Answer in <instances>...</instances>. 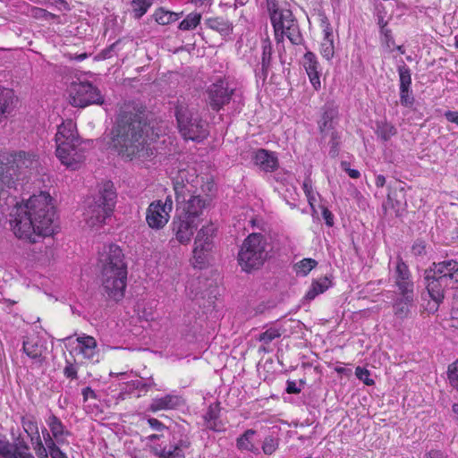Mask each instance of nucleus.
I'll return each mask as SVG.
<instances>
[{
    "label": "nucleus",
    "mask_w": 458,
    "mask_h": 458,
    "mask_svg": "<svg viewBox=\"0 0 458 458\" xmlns=\"http://www.w3.org/2000/svg\"><path fill=\"white\" fill-rule=\"evenodd\" d=\"M10 157L0 156V214L9 213V223L14 235L29 242H37L40 237L55 233V210L48 193L33 195L25 203H18L9 194L14 184V172L33 169L38 165V158L33 152L19 151Z\"/></svg>",
    "instance_id": "f257e3e1"
},
{
    "label": "nucleus",
    "mask_w": 458,
    "mask_h": 458,
    "mask_svg": "<svg viewBox=\"0 0 458 458\" xmlns=\"http://www.w3.org/2000/svg\"><path fill=\"white\" fill-rule=\"evenodd\" d=\"M111 147L123 159L145 161L154 154L147 140V123L143 114L124 106L112 130Z\"/></svg>",
    "instance_id": "f03ea898"
},
{
    "label": "nucleus",
    "mask_w": 458,
    "mask_h": 458,
    "mask_svg": "<svg viewBox=\"0 0 458 458\" xmlns=\"http://www.w3.org/2000/svg\"><path fill=\"white\" fill-rule=\"evenodd\" d=\"M98 261L105 293L115 301L122 300L127 281V266L123 250L115 244L105 245L99 252Z\"/></svg>",
    "instance_id": "7ed1b4c3"
},
{
    "label": "nucleus",
    "mask_w": 458,
    "mask_h": 458,
    "mask_svg": "<svg viewBox=\"0 0 458 458\" xmlns=\"http://www.w3.org/2000/svg\"><path fill=\"white\" fill-rule=\"evenodd\" d=\"M150 453L157 458H186L191 445L187 428L175 425L165 434H152L146 437Z\"/></svg>",
    "instance_id": "20e7f679"
},
{
    "label": "nucleus",
    "mask_w": 458,
    "mask_h": 458,
    "mask_svg": "<svg viewBox=\"0 0 458 458\" xmlns=\"http://www.w3.org/2000/svg\"><path fill=\"white\" fill-rule=\"evenodd\" d=\"M424 281L430 298L439 305L447 289L458 288V261L445 259L433 262L425 270Z\"/></svg>",
    "instance_id": "39448f33"
},
{
    "label": "nucleus",
    "mask_w": 458,
    "mask_h": 458,
    "mask_svg": "<svg viewBox=\"0 0 458 458\" xmlns=\"http://www.w3.org/2000/svg\"><path fill=\"white\" fill-rule=\"evenodd\" d=\"M116 192L111 182H106L98 194L87 199L83 213L85 223L91 228L101 226L111 216L115 205Z\"/></svg>",
    "instance_id": "423d86ee"
},
{
    "label": "nucleus",
    "mask_w": 458,
    "mask_h": 458,
    "mask_svg": "<svg viewBox=\"0 0 458 458\" xmlns=\"http://www.w3.org/2000/svg\"><path fill=\"white\" fill-rule=\"evenodd\" d=\"M175 118L179 132L183 139L201 141L208 137L207 123L184 99H178L176 102Z\"/></svg>",
    "instance_id": "0eeeda50"
},
{
    "label": "nucleus",
    "mask_w": 458,
    "mask_h": 458,
    "mask_svg": "<svg viewBox=\"0 0 458 458\" xmlns=\"http://www.w3.org/2000/svg\"><path fill=\"white\" fill-rule=\"evenodd\" d=\"M266 238L260 233L250 234L242 242L238 253V263L245 272L258 269L268 256Z\"/></svg>",
    "instance_id": "6e6552de"
},
{
    "label": "nucleus",
    "mask_w": 458,
    "mask_h": 458,
    "mask_svg": "<svg viewBox=\"0 0 458 458\" xmlns=\"http://www.w3.org/2000/svg\"><path fill=\"white\" fill-rule=\"evenodd\" d=\"M191 187V185L184 184L182 181L180 182L178 179L174 181V190L177 206L176 210L178 214L199 222V216L202 215L208 202L207 199H202L199 195H194Z\"/></svg>",
    "instance_id": "1a4fd4ad"
},
{
    "label": "nucleus",
    "mask_w": 458,
    "mask_h": 458,
    "mask_svg": "<svg viewBox=\"0 0 458 458\" xmlns=\"http://www.w3.org/2000/svg\"><path fill=\"white\" fill-rule=\"evenodd\" d=\"M271 23L275 31V39L277 44L284 41V36L293 45H300L302 42L298 22L289 9H283L281 13L271 17Z\"/></svg>",
    "instance_id": "9d476101"
},
{
    "label": "nucleus",
    "mask_w": 458,
    "mask_h": 458,
    "mask_svg": "<svg viewBox=\"0 0 458 458\" xmlns=\"http://www.w3.org/2000/svg\"><path fill=\"white\" fill-rule=\"evenodd\" d=\"M69 96L71 105L77 107L104 103V98L99 89L88 81L72 82L70 86Z\"/></svg>",
    "instance_id": "9b49d317"
},
{
    "label": "nucleus",
    "mask_w": 458,
    "mask_h": 458,
    "mask_svg": "<svg viewBox=\"0 0 458 458\" xmlns=\"http://www.w3.org/2000/svg\"><path fill=\"white\" fill-rule=\"evenodd\" d=\"M55 140L56 145L55 155L66 159L67 156L65 154L70 145L75 146L76 143L81 142L75 123L72 120L63 122L57 127Z\"/></svg>",
    "instance_id": "f8f14e48"
},
{
    "label": "nucleus",
    "mask_w": 458,
    "mask_h": 458,
    "mask_svg": "<svg viewBox=\"0 0 458 458\" xmlns=\"http://www.w3.org/2000/svg\"><path fill=\"white\" fill-rule=\"evenodd\" d=\"M393 278L400 294H406L407 300L414 295V284L408 266L398 257Z\"/></svg>",
    "instance_id": "ddd939ff"
},
{
    "label": "nucleus",
    "mask_w": 458,
    "mask_h": 458,
    "mask_svg": "<svg viewBox=\"0 0 458 458\" xmlns=\"http://www.w3.org/2000/svg\"><path fill=\"white\" fill-rule=\"evenodd\" d=\"M216 228L213 225H208L203 226L197 233L194 242V259L199 264H201L205 260V252L209 251L213 247V235Z\"/></svg>",
    "instance_id": "4468645a"
},
{
    "label": "nucleus",
    "mask_w": 458,
    "mask_h": 458,
    "mask_svg": "<svg viewBox=\"0 0 458 458\" xmlns=\"http://www.w3.org/2000/svg\"><path fill=\"white\" fill-rule=\"evenodd\" d=\"M199 223V222L195 219L177 213L173 221V231L175 233L177 241L182 244L188 243Z\"/></svg>",
    "instance_id": "2eb2a0df"
},
{
    "label": "nucleus",
    "mask_w": 458,
    "mask_h": 458,
    "mask_svg": "<svg viewBox=\"0 0 458 458\" xmlns=\"http://www.w3.org/2000/svg\"><path fill=\"white\" fill-rule=\"evenodd\" d=\"M170 213L161 206V199L154 200L147 208L146 221L152 229H162L169 221Z\"/></svg>",
    "instance_id": "dca6fc26"
},
{
    "label": "nucleus",
    "mask_w": 458,
    "mask_h": 458,
    "mask_svg": "<svg viewBox=\"0 0 458 458\" xmlns=\"http://www.w3.org/2000/svg\"><path fill=\"white\" fill-rule=\"evenodd\" d=\"M233 93V89H230L227 83L224 81L212 84L208 89V98L212 109L218 111L228 104Z\"/></svg>",
    "instance_id": "f3484780"
},
{
    "label": "nucleus",
    "mask_w": 458,
    "mask_h": 458,
    "mask_svg": "<svg viewBox=\"0 0 458 458\" xmlns=\"http://www.w3.org/2000/svg\"><path fill=\"white\" fill-rule=\"evenodd\" d=\"M184 404L183 398L174 394H167L163 396H157L151 400L148 410L151 412L160 411L176 410Z\"/></svg>",
    "instance_id": "a211bd4d"
},
{
    "label": "nucleus",
    "mask_w": 458,
    "mask_h": 458,
    "mask_svg": "<svg viewBox=\"0 0 458 458\" xmlns=\"http://www.w3.org/2000/svg\"><path fill=\"white\" fill-rule=\"evenodd\" d=\"M339 116L338 106L333 102H327L322 107V114L318 122V129L322 134L333 130L337 123Z\"/></svg>",
    "instance_id": "6ab92c4d"
},
{
    "label": "nucleus",
    "mask_w": 458,
    "mask_h": 458,
    "mask_svg": "<svg viewBox=\"0 0 458 458\" xmlns=\"http://www.w3.org/2000/svg\"><path fill=\"white\" fill-rule=\"evenodd\" d=\"M65 156L67 158L64 159L60 156H56L61 163L71 170H77L81 167V164L85 160V150L81 145V142L76 143L75 146L70 145Z\"/></svg>",
    "instance_id": "aec40b11"
},
{
    "label": "nucleus",
    "mask_w": 458,
    "mask_h": 458,
    "mask_svg": "<svg viewBox=\"0 0 458 458\" xmlns=\"http://www.w3.org/2000/svg\"><path fill=\"white\" fill-rule=\"evenodd\" d=\"M253 159L255 165L266 173L274 172L279 165L276 153L264 148L258 149Z\"/></svg>",
    "instance_id": "412c9836"
},
{
    "label": "nucleus",
    "mask_w": 458,
    "mask_h": 458,
    "mask_svg": "<svg viewBox=\"0 0 458 458\" xmlns=\"http://www.w3.org/2000/svg\"><path fill=\"white\" fill-rule=\"evenodd\" d=\"M272 51L271 42L268 39L264 40L262 43L261 62L255 69L256 77L263 81H266L271 65Z\"/></svg>",
    "instance_id": "4be33fe9"
},
{
    "label": "nucleus",
    "mask_w": 458,
    "mask_h": 458,
    "mask_svg": "<svg viewBox=\"0 0 458 458\" xmlns=\"http://www.w3.org/2000/svg\"><path fill=\"white\" fill-rule=\"evenodd\" d=\"M303 66L315 89L320 88L319 72L318 71V62L312 52H307L303 56Z\"/></svg>",
    "instance_id": "5701e85b"
},
{
    "label": "nucleus",
    "mask_w": 458,
    "mask_h": 458,
    "mask_svg": "<svg viewBox=\"0 0 458 458\" xmlns=\"http://www.w3.org/2000/svg\"><path fill=\"white\" fill-rule=\"evenodd\" d=\"M205 25L218 32L223 38H226L233 33V25L226 18L221 16L210 17L205 20Z\"/></svg>",
    "instance_id": "b1692460"
},
{
    "label": "nucleus",
    "mask_w": 458,
    "mask_h": 458,
    "mask_svg": "<svg viewBox=\"0 0 458 458\" xmlns=\"http://www.w3.org/2000/svg\"><path fill=\"white\" fill-rule=\"evenodd\" d=\"M47 423L50 428L51 434L59 445L67 443L65 437L71 435V432L65 429L61 420L55 414H50L47 420Z\"/></svg>",
    "instance_id": "393cba45"
},
{
    "label": "nucleus",
    "mask_w": 458,
    "mask_h": 458,
    "mask_svg": "<svg viewBox=\"0 0 458 458\" xmlns=\"http://www.w3.org/2000/svg\"><path fill=\"white\" fill-rule=\"evenodd\" d=\"M14 93L0 86V122L6 119L14 108Z\"/></svg>",
    "instance_id": "a878e982"
},
{
    "label": "nucleus",
    "mask_w": 458,
    "mask_h": 458,
    "mask_svg": "<svg viewBox=\"0 0 458 458\" xmlns=\"http://www.w3.org/2000/svg\"><path fill=\"white\" fill-rule=\"evenodd\" d=\"M45 350V345L38 336L27 338L23 341V351L31 359H39Z\"/></svg>",
    "instance_id": "bb28decb"
},
{
    "label": "nucleus",
    "mask_w": 458,
    "mask_h": 458,
    "mask_svg": "<svg viewBox=\"0 0 458 458\" xmlns=\"http://www.w3.org/2000/svg\"><path fill=\"white\" fill-rule=\"evenodd\" d=\"M256 431L253 429H247L242 435L236 439V447L240 451H248L253 454H259V450L253 442V437Z\"/></svg>",
    "instance_id": "cd10ccee"
},
{
    "label": "nucleus",
    "mask_w": 458,
    "mask_h": 458,
    "mask_svg": "<svg viewBox=\"0 0 458 458\" xmlns=\"http://www.w3.org/2000/svg\"><path fill=\"white\" fill-rule=\"evenodd\" d=\"M77 342L80 345V352L83 356L87 359H92L97 348L95 338L90 335H82L77 338Z\"/></svg>",
    "instance_id": "c85d7f7f"
},
{
    "label": "nucleus",
    "mask_w": 458,
    "mask_h": 458,
    "mask_svg": "<svg viewBox=\"0 0 458 458\" xmlns=\"http://www.w3.org/2000/svg\"><path fill=\"white\" fill-rule=\"evenodd\" d=\"M400 298H397L394 303V313L400 318H404L408 316L409 307L413 301L414 295H411V298L407 300L406 294H401Z\"/></svg>",
    "instance_id": "c756f323"
},
{
    "label": "nucleus",
    "mask_w": 458,
    "mask_h": 458,
    "mask_svg": "<svg viewBox=\"0 0 458 458\" xmlns=\"http://www.w3.org/2000/svg\"><path fill=\"white\" fill-rule=\"evenodd\" d=\"M324 39L320 45V53L327 60H330L335 54L332 30L327 27L325 30Z\"/></svg>",
    "instance_id": "7c9ffc66"
},
{
    "label": "nucleus",
    "mask_w": 458,
    "mask_h": 458,
    "mask_svg": "<svg viewBox=\"0 0 458 458\" xmlns=\"http://www.w3.org/2000/svg\"><path fill=\"white\" fill-rule=\"evenodd\" d=\"M182 13H174L163 8L157 9L154 13L155 21L160 25H167L180 19Z\"/></svg>",
    "instance_id": "2f4dec72"
},
{
    "label": "nucleus",
    "mask_w": 458,
    "mask_h": 458,
    "mask_svg": "<svg viewBox=\"0 0 458 458\" xmlns=\"http://www.w3.org/2000/svg\"><path fill=\"white\" fill-rule=\"evenodd\" d=\"M331 282L327 277L321 278L312 283L311 287L307 292L305 298L309 301L315 299L318 294L323 293L329 288Z\"/></svg>",
    "instance_id": "473e14b6"
},
{
    "label": "nucleus",
    "mask_w": 458,
    "mask_h": 458,
    "mask_svg": "<svg viewBox=\"0 0 458 458\" xmlns=\"http://www.w3.org/2000/svg\"><path fill=\"white\" fill-rule=\"evenodd\" d=\"M201 17V13L192 12L180 22L178 28L181 30H192L200 23Z\"/></svg>",
    "instance_id": "72a5a7b5"
},
{
    "label": "nucleus",
    "mask_w": 458,
    "mask_h": 458,
    "mask_svg": "<svg viewBox=\"0 0 458 458\" xmlns=\"http://www.w3.org/2000/svg\"><path fill=\"white\" fill-rule=\"evenodd\" d=\"M396 133V129L386 122L377 123V134L384 141H387Z\"/></svg>",
    "instance_id": "f704fd0d"
},
{
    "label": "nucleus",
    "mask_w": 458,
    "mask_h": 458,
    "mask_svg": "<svg viewBox=\"0 0 458 458\" xmlns=\"http://www.w3.org/2000/svg\"><path fill=\"white\" fill-rule=\"evenodd\" d=\"M317 265H318V262L313 259H303L294 265V269H295V272L297 275L305 276Z\"/></svg>",
    "instance_id": "c9c22d12"
},
{
    "label": "nucleus",
    "mask_w": 458,
    "mask_h": 458,
    "mask_svg": "<svg viewBox=\"0 0 458 458\" xmlns=\"http://www.w3.org/2000/svg\"><path fill=\"white\" fill-rule=\"evenodd\" d=\"M399 82L400 89H411V75L410 68L403 63L402 65L398 66Z\"/></svg>",
    "instance_id": "e433bc0d"
},
{
    "label": "nucleus",
    "mask_w": 458,
    "mask_h": 458,
    "mask_svg": "<svg viewBox=\"0 0 458 458\" xmlns=\"http://www.w3.org/2000/svg\"><path fill=\"white\" fill-rule=\"evenodd\" d=\"M219 415V405H210L208 407V411L204 415V419L207 422V428L209 429L216 430V420L218 418Z\"/></svg>",
    "instance_id": "4c0bfd02"
},
{
    "label": "nucleus",
    "mask_w": 458,
    "mask_h": 458,
    "mask_svg": "<svg viewBox=\"0 0 458 458\" xmlns=\"http://www.w3.org/2000/svg\"><path fill=\"white\" fill-rule=\"evenodd\" d=\"M151 0H132L131 6L133 9L134 16L137 19L141 18L151 6Z\"/></svg>",
    "instance_id": "58836bf2"
},
{
    "label": "nucleus",
    "mask_w": 458,
    "mask_h": 458,
    "mask_svg": "<svg viewBox=\"0 0 458 458\" xmlns=\"http://www.w3.org/2000/svg\"><path fill=\"white\" fill-rule=\"evenodd\" d=\"M21 424L23 429L30 437L31 436H39L38 427L36 420L34 418H22Z\"/></svg>",
    "instance_id": "ea45409f"
},
{
    "label": "nucleus",
    "mask_w": 458,
    "mask_h": 458,
    "mask_svg": "<svg viewBox=\"0 0 458 458\" xmlns=\"http://www.w3.org/2000/svg\"><path fill=\"white\" fill-rule=\"evenodd\" d=\"M281 336V333L278 329L270 327L265 332L261 333L258 340L261 342L263 344L267 345L269 344L273 340L278 338Z\"/></svg>",
    "instance_id": "a19ab883"
},
{
    "label": "nucleus",
    "mask_w": 458,
    "mask_h": 458,
    "mask_svg": "<svg viewBox=\"0 0 458 458\" xmlns=\"http://www.w3.org/2000/svg\"><path fill=\"white\" fill-rule=\"evenodd\" d=\"M34 440H37L33 447L37 456L38 458H48V449L44 445L40 436H31L30 442L32 445H34Z\"/></svg>",
    "instance_id": "79ce46f5"
},
{
    "label": "nucleus",
    "mask_w": 458,
    "mask_h": 458,
    "mask_svg": "<svg viewBox=\"0 0 458 458\" xmlns=\"http://www.w3.org/2000/svg\"><path fill=\"white\" fill-rule=\"evenodd\" d=\"M0 455L3 458H16L13 452V444L5 437L0 438Z\"/></svg>",
    "instance_id": "37998d69"
},
{
    "label": "nucleus",
    "mask_w": 458,
    "mask_h": 458,
    "mask_svg": "<svg viewBox=\"0 0 458 458\" xmlns=\"http://www.w3.org/2000/svg\"><path fill=\"white\" fill-rule=\"evenodd\" d=\"M278 448V442L273 437H267L264 439L262 450L265 454L270 455Z\"/></svg>",
    "instance_id": "c03bdc74"
},
{
    "label": "nucleus",
    "mask_w": 458,
    "mask_h": 458,
    "mask_svg": "<svg viewBox=\"0 0 458 458\" xmlns=\"http://www.w3.org/2000/svg\"><path fill=\"white\" fill-rule=\"evenodd\" d=\"M380 33L382 36V42L386 44L388 49H391V47L394 46V40L392 36V31L388 28L385 27V25H382Z\"/></svg>",
    "instance_id": "a18cd8bd"
},
{
    "label": "nucleus",
    "mask_w": 458,
    "mask_h": 458,
    "mask_svg": "<svg viewBox=\"0 0 458 458\" xmlns=\"http://www.w3.org/2000/svg\"><path fill=\"white\" fill-rule=\"evenodd\" d=\"M411 89H400V103L403 106H411L414 98L411 93Z\"/></svg>",
    "instance_id": "49530a36"
},
{
    "label": "nucleus",
    "mask_w": 458,
    "mask_h": 458,
    "mask_svg": "<svg viewBox=\"0 0 458 458\" xmlns=\"http://www.w3.org/2000/svg\"><path fill=\"white\" fill-rule=\"evenodd\" d=\"M388 202L391 204V207L394 209L396 216H401V213L405 210L406 202L405 200L396 199L394 202L391 195H388Z\"/></svg>",
    "instance_id": "de8ad7c7"
},
{
    "label": "nucleus",
    "mask_w": 458,
    "mask_h": 458,
    "mask_svg": "<svg viewBox=\"0 0 458 458\" xmlns=\"http://www.w3.org/2000/svg\"><path fill=\"white\" fill-rule=\"evenodd\" d=\"M356 376L364 382L367 386H372L374 384V380L369 378V372L366 369H361L358 367L356 369Z\"/></svg>",
    "instance_id": "09e8293b"
},
{
    "label": "nucleus",
    "mask_w": 458,
    "mask_h": 458,
    "mask_svg": "<svg viewBox=\"0 0 458 458\" xmlns=\"http://www.w3.org/2000/svg\"><path fill=\"white\" fill-rule=\"evenodd\" d=\"M302 189L308 198L309 202L311 204L315 200V196L312 190V182L310 178H306L302 184Z\"/></svg>",
    "instance_id": "8fccbe9b"
},
{
    "label": "nucleus",
    "mask_w": 458,
    "mask_h": 458,
    "mask_svg": "<svg viewBox=\"0 0 458 458\" xmlns=\"http://www.w3.org/2000/svg\"><path fill=\"white\" fill-rule=\"evenodd\" d=\"M267 9L269 13V17H274V15L277 16L282 9L278 7L277 0H266Z\"/></svg>",
    "instance_id": "3c124183"
},
{
    "label": "nucleus",
    "mask_w": 458,
    "mask_h": 458,
    "mask_svg": "<svg viewBox=\"0 0 458 458\" xmlns=\"http://www.w3.org/2000/svg\"><path fill=\"white\" fill-rule=\"evenodd\" d=\"M29 445L21 438L18 437L16 443L13 445V452L14 454L17 453L29 452Z\"/></svg>",
    "instance_id": "603ef678"
},
{
    "label": "nucleus",
    "mask_w": 458,
    "mask_h": 458,
    "mask_svg": "<svg viewBox=\"0 0 458 458\" xmlns=\"http://www.w3.org/2000/svg\"><path fill=\"white\" fill-rule=\"evenodd\" d=\"M58 443L56 442L55 445H53L50 448H48V455L51 456V458H68L66 454L64 453L58 446Z\"/></svg>",
    "instance_id": "864d4df0"
},
{
    "label": "nucleus",
    "mask_w": 458,
    "mask_h": 458,
    "mask_svg": "<svg viewBox=\"0 0 458 458\" xmlns=\"http://www.w3.org/2000/svg\"><path fill=\"white\" fill-rule=\"evenodd\" d=\"M341 168L348 174L352 179H358L360 176V173L357 169L350 168V165L346 161L341 162Z\"/></svg>",
    "instance_id": "5fc2aeb1"
},
{
    "label": "nucleus",
    "mask_w": 458,
    "mask_h": 458,
    "mask_svg": "<svg viewBox=\"0 0 458 458\" xmlns=\"http://www.w3.org/2000/svg\"><path fill=\"white\" fill-rule=\"evenodd\" d=\"M64 374L68 378H77V369L72 363L66 360V366L64 369Z\"/></svg>",
    "instance_id": "6e6d98bb"
},
{
    "label": "nucleus",
    "mask_w": 458,
    "mask_h": 458,
    "mask_svg": "<svg viewBox=\"0 0 458 458\" xmlns=\"http://www.w3.org/2000/svg\"><path fill=\"white\" fill-rule=\"evenodd\" d=\"M148 424L149 425V427L152 429H154L156 431H162L164 429H167V431H168L170 429V428H167L160 420H158L156 418L148 419Z\"/></svg>",
    "instance_id": "4d7b16f0"
},
{
    "label": "nucleus",
    "mask_w": 458,
    "mask_h": 458,
    "mask_svg": "<svg viewBox=\"0 0 458 458\" xmlns=\"http://www.w3.org/2000/svg\"><path fill=\"white\" fill-rule=\"evenodd\" d=\"M447 373L450 383L458 377V360L449 365Z\"/></svg>",
    "instance_id": "13d9d810"
},
{
    "label": "nucleus",
    "mask_w": 458,
    "mask_h": 458,
    "mask_svg": "<svg viewBox=\"0 0 458 458\" xmlns=\"http://www.w3.org/2000/svg\"><path fill=\"white\" fill-rule=\"evenodd\" d=\"M43 438L46 444V447L48 449L53 445L56 444V441L52 434H50L46 428L42 430Z\"/></svg>",
    "instance_id": "bf43d9fd"
},
{
    "label": "nucleus",
    "mask_w": 458,
    "mask_h": 458,
    "mask_svg": "<svg viewBox=\"0 0 458 458\" xmlns=\"http://www.w3.org/2000/svg\"><path fill=\"white\" fill-rule=\"evenodd\" d=\"M411 251L415 256H420L425 253V245L422 242H415L411 247Z\"/></svg>",
    "instance_id": "052dcab7"
},
{
    "label": "nucleus",
    "mask_w": 458,
    "mask_h": 458,
    "mask_svg": "<svg viewBox=\"0 0 458 458\" xmlns=\"http://www.w3.org/2000/svg\"><path fill=\"white\" fill-rule=\"evenodd\" d=\"M339 140H340V137L338 135V132L333 131L332 135H331V140H330V144H331V148H332L330 152H333L334 155L336 154L337 147L339 146V143H340Z\"/></svg>",
    "instance_id": "680f3d73"
},
{
    "label": "nucleus",
    "mask_w": 458,
    "mask_h": 458,
    "mask_svg": "<svg viewBox=\"0 0 458 458\" xmlns=\"http://www.w3.org/2000/svg\"><path fill=\"white\" fill-rule=\"evenodd\" d=\"M286 385V392L288 394H299L301 391V389L297 386L295 381L287 380Z\"/></svg>",
    "instance_id": "e2e57ef3"
},
{
    "label": "nucleus",
    "mask_w": 458,
    "mask_h": 458,
    "mask_svg": "<svg viewBox=\"0 0 458 458\" xmlns=\"http://www.w3.org/2000/svg\"><path fill=\"white\" fill-rule=\"evenodd\" d=\"M445 117L450 123L458 125V112L457 111H447L445 113Z\"/></svg>",
    "instance_id": "0e129e2a"
},
{
    "label": "nucleus",
    "mask_w": 458,
    "mask_h": 458,
    "mask_svg": "<svg viewBox=\"0 0 458 458\" xmlns=\"http://www.w3.org/2000/svg\"><path fill=\"white\" fill-rule=\"evenodd\" d=\"M82 396H83V401L84 402H87L89 398H96L97 395L94 392V390L89 387V386H87L85 388L82 389Z\"/></svg>",
    "instance_id": "69168bd1"
},
{
    "label": "nucleus",
    "mask_w": 458,
    "mask_h": 458,
    "mask_svg": "<svg viewBox=\"0 0 458 458\" xmlns=\"http://www.w3.org/2000/svg\"><path fill=\"white\" fill-rule=\"evenodd\" d=\"M322 215L326 221V224L328 226H332L334 224V219H333L334 216H333L332 213L327 208H325L322 212Z\"/></svg>",
    "instance_id": "338daca9"
},
{
    "label": "nucleus",
    "mask_w": 458,
    "mask_h": 458,
    "mask_svg": "<svg viewBox=\"0 0 458 458\" xmlns=\"http://www.w3.org/2000/svg\"><path fill=\"white\" fill-rule=\"evenodd\" d=\"M424 458H447L446 455H445L440 451H430L429 453L425 454Z\"/></svg>",
    "instance_id": "774afa93"
}]
</instances>
